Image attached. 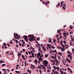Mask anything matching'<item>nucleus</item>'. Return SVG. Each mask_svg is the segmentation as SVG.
Listing matches in <instances>:
<instances>
[{
    "instance_id": "obj_28",
    "label": "nucleus",
    "mask_w": 74,
    "mask_h": 74,
    "mask_svg": "<svg viewBox=\"0 0 74 74\" xmlns=\"http://www.w3.org/2000/svg\"><path fill=\"white\" fill-rule=\"evenodd\" d=\"M45 5H48V3H47V2H45Z\"/></svg>"
},
{
    "instance_id": "obj_18",
    "label": "nucleus",
    "mask_w": 74,
    "mask_h": 74,
    "mask_svg": "<svg viewBox=\"0 0 74 74\" xmlns=\"http://www.w3.org/2000/svg\"><path fill=\"white\" fill-rule=\"evenodd\" d=\"M53 52H54V51L52 50L51 51H50V53H53Z\"/></svg>"
},
{
    "instance_id": "obj_57",
    "label": "nucleus",
    "mask_w": 74,
    "mask_h": 74,
    "mask_svg": "<svg viewBox=\"0 0 74 74\" xmlns=\"http://www.w3.org/2000/svg\"><path fill=\"white\" fill-rule=\"evenodd\" d=\"M56 36L57 37V38H58V37H59V36H58V35H56Z\"/></svg>"
},
{
    "instance_id": "obj_17",
    "label": "nucleus",
    "mask_w": 74,
    "mask_h": 74,
    "mask_svg": "<svg viewBox=\"0 0 74 74\" xmlns=\"http://www.w3.org/2000/svg\"><path fill=\"white\" fill-rule=\"evenodd\" d=\"M49 42H51V39L49 38Z\"/></svg>"
},
{
    "instance_id": "obj_19",
    "label": "nucleus",
    "mask_w": 74,
    "mask_h": 74,
    "mask_svg": "<svg viewBox=\"0 0 74 74\" xmlns=\"http://www.w3.org/2000/svg\"><path fill=\"white\" fill-rule=\"evenodd\" d=\"M37 41H40V38L38 37L37 38Z\"/></svg>"
},
{
    "instance_id": "obj_50",
    "label": "nucleus",
    "mask_w": 74,
    "mask_h": 74,
    "mask_svg": "<svg viewBox=\"0 0 74 74\" xmlns=\"http://www.w3.org/2000/svg\"><path fill=\"white\" fill-rule=\"evenodd\" d=\"M60 43V44H62V40H61Z\"/></svg>"
},
{
    "instance_id": "obj_61",
    "label": "nucleus",
    "mask_w": 74,
    "mask_h": 74,
    "mask_svg": "<svg viewBox=\"0 0 74 74\" xmlns=\"http://www.w3.org/2000/svg\"><path fill=\"white\" fill-rule=\"evenodd\" d=\"M68 54H70V52L69 51L68 52Z\"/></svg>"
},
{
    "instance_id": "obj_8",
    "label": "nucleus",
    "mask_w": 74,
    "mask_h": 74,
    "mask_svg": "<svg viewBox=\"0 0 74 74\" xmlns=\"http://www.w3.org/2000/svg\"><path fill=\"white\" fill-rule=\"evenodd\" d=\"M24 40L25 41H26V42H28V39L27 38L24 39Z\"/></svg>"
},
{
    "instance_id": "obj_22",
    "label": "nucleus",
    "mask_w": 74,
    "mask_h": 74,
    "mask_svg": "<svg viewBox=\"0 0 74 74\" xmlns=\"http://www.w3.org/2000/svg\"><path fill=\"white\" fill-rule=\"evenodd\" d=\"M72 42H71V41H70V45H71V46H73V45H72Z\"/></svg>"
},
{
    "instance_id": "obj_23",
    "label": "nucleus",
    "mask_w": 74,
    "mask_h": 74,
    "mask_svg": "<svg viewBox=\"0 0 74 74\" xmlns=\"http://www.w3.org/2000/svg\"><path fill=\"white\" fill-rule=\"evenodd\" d=\"M5 66V64H3L2 65V67H4Z\"/></svg>"
},
{
    "instance_id": "obj_45",
    "label": "nucleus",
    "mask_w": 74,
    "mask_h": 74,
    "mask_svg": "<svg viewBox=\"0 0 74 74\" xmlns=\"http://www.w3.org/2000/svg\"><path fill=\"white\" fill-rule=\"evenodd\" d=\"M68 70H69V71H70V70H71V69H70L69 68H68Z\"/></svg>"
},
{
    "instance_id": "obj_43",
    "label": "nucleus",
    "mask_w": 74,
    "mask_h": 74,
    "mask_svg": "<svg viewBox=\"0 0 74 74\" xmlns=\"http://www.w3.org/2000/svg\"><path fill=\"white\" fill-rule=\"evenodd\" d=\"M63 5L64 6V7H66V5L65 4H63Z\"/></svg>"
},
{
    "instance_id": "obj_9",
    "label": "nucleus",
    "mask_w": 74,
    "mask_h": 74,
    "mask_svg": "<svg viewBox=\"0 0 74 74\" xmlns=\"http://www.w3.org/2000/svg\"><path fill=\"white\" fill-rule=\"evenodd\" d=\"M34 62L36 64H37V60H35L34 61Z\"/></svg>"
},
{
    "instance_id": "obj_33",
    "label": "nucleus",
    "mask_w": 74,
    "mask_h": 74,
    "mask_svg": "<svg viewBox=\"0 0 74 74\" xmlns=\"http://www.w3.org/2000/svg\"><path fill=\"white\" fill-rule=\"evenodd\" d=\"M62 8L63 10H65L66 9V8H65V7H62Z\"/></svg>"
},
{
    "instance_id": "obj_11",
    "label": "nucleus",
    "mask_w": 74,
    "mask_h": 74,
    "mask_svg": "<svg viewBox=\"0 0 74 74\" xmlns=\"http://www.w3.org/2000/svg\"><path fill=\"white\" fill-rule=\"evenodd\" d=\"M61 4L60 7H62V5H63V1H61Z\"/></svg>"
},
{
    "instance_id": "obj_46",
    "label": "nucleus",
    "mask_w": 74,
    "mask_h": 74,
    "mask_svg": "<svg viewBox=\"0 0 74 74\" xmlns=\"http://www.w3.org/2000/svg\"><path fill=\"white\" fill-rule=\"evenodd\" d=\"M16 44H17V43H18V41L17 40H16Z\"/></svg>"
},
{
    "instance_id": "obj_37",
    "label": "nucleus",
    "mask_w": 74,
    "mask_h": 74,
    "mask_svg": "<svg viewBox=\"0 0 74 74\" xmlns=\"http://www.w3.org/2000/svg\"><path fill=\"white\" fill-rule=\"evenodd\" d=\"M57 69L58 71H59V67H57Z\"/></svg>"
},
{
    "instance_id": "obj_51",
    "label": "nucleus",
    "mask_w": 74,
    "mask_h": 74,
    "mask_svg": "<svg viewBox=\"0 0 74 74\" xmlns=\"http://www.w3.org/2000/svg\"><path fill=\"white\" fill-rule=\"evenodd\" d=\"M41 56L42 57H44V56L42 54V53L41 54Z\"/></svg>"
},
{
    "instance_id": "obj_34",
    "label": "nucleus",
    "mask_w": 74,
    "mask_h": 74,
    "mask_svg": "<svg viewBox=\"0 0 74 74\" xmlns=\"http://www.w3.org/2000/svg\"><path fill=\"white\" fill-rule=\"evenodd\" d=\"M61 51H62V52H63V51H64V49H63V48H62Z\"/></svg>"
},
{
    "instance_id": "obj_1",
    "label": "nucleus",
    "mask_w": 74,
    "mask_h": 74,
    "mask_svg": "<svg viewBox=\"0 0 74 74\" xmlns=\"http://www.w3.org/2000/svg\"><path fill=\"white\" fill-rule=\"evenodd\" d=\"M28 37H30V38H29V40L30 42H32V41L34 40V36L31 35H29L28 36Z\"/></svg>"
},
{
    "instance_id": "obj_55",
    "label": "nucleus",
    "mask_w": 74,
    "mask_h": 74,
    "mask_svg": "<svg viewBox=\"0 0 74 74\" xmlns=\"http://www.w3.org/2000/svg\"><path fill=\"white\" fill-rule=\"evenodd\" d=\"M17 67H19V64H17L16 65Z\"/></svg>"
},
{
    "instance_id": "obj_25",
    "label": "nucleus",
    "mask_w": 74,
    "mask_h": 74,
    "mask_svg": "<svg viewBox=\"0 0 74 74\" xmlns=\"http://www.w3.org/2000/svg\"><path fill=\"white\" fill-rule=\"evenodd\" d=\"M38 67H39V69H41V65H40V66L38 65Z\"/></svg>"
},
{
    "instance_id": "obj_4",
    "label": "nucleus",
    "mask_w": 74,
    "mask_h": 74,
    "mask_svg": "<svg viewBox=\"0 0 74 74\" xmlns=\"http://www.w3.org/2000/svg\"><path fill=\"white\" fill-rule=\"evenodd\" d=\"M47 47L49 48H51V45L50 44L49 45V44H47Z\"/></svg>"
},
{
    "instance_id": "obj_41",
    "label": "nucleus",
    "mask_w": 74,
    "mask_h": 74,
    "mask_svg": "<svg viewBox=\"0 0 74 74\" xmlns=\"http://www.w3.org/2000/svg\"><path fill=\"white\" fill-rule=\"evenodd\" d=\"M3 71H5L6 69H2Z\"/></svg>"
},
{
    "instance_id": "obj_3",
    "label": "nucleus",
    "mask_w": 74,
    "mask_h": 74,
    "mask_svg": "<svg viewBox=\"0 0 74 74\" xmlns=\"http://www.w3.org/2000/svg\"><path fill=\"white\" fill-rule=\"evenodd\" d=\"M14 38L15 39H17L18 40H19V38H18V37H16V34L15 33H14Z\"/></svg>"
},
{
    "instance_id": "obj_7",
    "label": "nucleus",
    "mask_w": 74,
    "mask_h": 74,
    "mask_svg": "<svg viewBox=\"0 0 74 74\" xmlns=\"http://www.w3.org/2000/svg\"><path fill=\"white\" fill-rule=\"evenodd\" d=\"M66 60L67 61V62H69V63H71V61H70V60H68V59L66 58Z\"/></svg>"
},
{
    "instance_id": "obj_54",
    "label": "nucleus",
    "mask_w": 74,
    "mask_h": 74,
    "mask_svg": "<svg viewBox=\"0 0 74 74\" xmlns=\"http://www.w3.org/2000/svg\"><path fill=\"white\" fill-rule=\"evenodd\" d=\"M56 63H57V64H58V61H56Z\"/></svg>"
},
{
    "instance_id": "obj_12",
    "label": "nucleus",
    "mask_w": 74,
    "mask_h": 74,
    "mask_svg": "<svg viewBox=\"0 0 74 74\" xmlns=\"http://www.w3.org/2000/svg\"><path fill=\"white\" fill-rule=\"evenodd\" d=\"M70 29H73V27H72V26L71 25H70Z\"/></svg>"
},
{
    "instance_id": "obj_35",
    "label": "nucleus",
    "mask_w": 74,
    "mask_h": 74,
    "mask_svg": "<svg viewBox=\"0 0 74 74\" xmlns=\"http://www.w3.org/2000/svg\"><path fill=\"white\" fill-rule=\"evenodd\" d=\"M62 62L64 64V65H65V63H64V61H62Z\"/></svg>"
},
{
    "instance_id": "obj_16",
    "label": "nucleus",
    "mask_w": 74,
    "mask_h": 74,
    "mask_svg": "<svg viewBox=\"0 0 74 74\" xmlns=\"http://www.w3.org/2000/svg\"><path fill=\"white\" fill-rule=\"evenodd\" d=\"M63 35L64 37H66V32H65L64 33Z\"/></svg>"
},
{
    "instance_id": "obj_52",
    "label": "nucleus",
    "mask_w": 74,
    "mask_h": 74,
    "mask_svg": "<svg viewBox=\"0 0 74 74\" xmlns=\"http://www.w3.org/2000/svg\"><path fill=\"white\" fill-rule=\"evenodd\" d=\"M10 44H12V42H10Z\"/></svg>"
},
{
    "instance_id": "obj_6",
    "label": "nucleus",
    "mask_w": 74,
    "mask_h": 74,
    "mask_svg": "<svg viewBox=\"0 0 74 74\" xmlns=\"http://www.w3.org/2000/svg\"><path fill=\"white\" fill-rule=\"evenodd\" d=\"M22 58L24 59V60H26V59L25 58V57L23 55H22Z\"/></svg>"
},
{
    "instance_id": "obj_5",
    "label": "nucleus",
    "mask_w": 74,
    "mask_h": 74,
    "mask_svg": "<svg viewBox=\"0 0 74 74\" xmlns=\"http://www.w3.org/2000/svg\"><path fill=\"white\" fill-rule=\"evenodd\" d=\"M23 38H24V39H26L27 38V36L25 35L23 36Z\"/></svg>"
},
{
    "instance_id": "obj_62",
    "label": "nucleus",
    "mask_w": 74,
    "mask_h": 74,
    "mask_svg": "<svg viewBox=\"0 0 74 74\" xmlns=\"http://www.w3.org/2000/svg\"><path fill=\"white\" fill-rule=\"evenodd\" d=\"M26 54L27 55H28V53L27 52H26Z\"/></svg>"
},
{
    "instance_id": "obj_31",
    "label": "nucleus",
    "mask_w": 74,
    "mask_h": 74,
    "mask_svg": "<svg viewBox=\"0 0 74 74\" xmlns=\"http://www.w3.org/2000/svg\"><path fill=\"white\" fill-rule=\"evenodd\" d=\"M56 61H58V60H57V59H54V62H56Z\"/></svg>"
},
{
    "instance_id": "obj_40",
    "label": "nucleus",
    "mask_w": 74,
    "mask_h": 74,
    "mask_svg": "<svg viewBox=\"0 0 74 74\" xmlns=\"http://www.w3.org/2000/svg\"><path fill=\"white\" fill-rule=\"evenodd\" d=\"M7 45L8 46V47H10V45H9V44H7Z\"/></svg>"
},
{
    "instance_id": "obj_14",
    "label": "nucleus",
    "mask_w": 74,
    "mask_h": 74,
    "mask_svg": "<svg viewBox=\"0 0 74 74\" xmlns=\"http://www.w3.org/2000/svg\"><path fill=\"white\" fill-rule=\"evenodd\" d=\"M39 61H42V60H43V59L41 58L39 59Z\"/></svg>"
},
{
    "instance_id": "obj_21",
    "label": "nucleus",
    "mask_w": 74,
    "mask_h": 74,
    "mask_svg": "<svg viewBox=\"0 0 74 74\" xmlns=\"http://www.w3.org/2000/svg\"><path fill=\"white\" fill-rule=\"evenodd\" d=\"M71 54H69L68 55V58H69V57H70L71 56Z\"/></svg>"
},
{
    "instance_id": "obj_48",
    "label": "nucleus",
    "mask_w": 74,
    "mask_h": 74,
    "mask_svg": "<svg viewBox=\"0 0 74 74\" xmlns=\"http://www.w3.org/2000/svg\"><path fill=\"white\" fill-rule=\"evenodd\" d=\"M52 48H53V49H55V47H54V46H52Z\"/></svg>"
},
{
    "instance_id": "obj_27",
    "label": "nucleus",
    "mask_w": 74,
    "mask_h": 74,
    "mask_svg": "<svg viewBox=\"0 0 74 74\" xmlns=\"http://www.w3.org/2000/svg\"><path fill=\"white\" fill-rule=\"evenodd\" d=\"M43 51H46V49H45V47H44V48L43 49Z\"/></svg>"
},
{
    "instance_id": "obj_24",
    "label": "nucleus",
    "mask_w": 74,
    "mask_h": 74,
    "mask_svg": "<svg viewBox=\"0 0 74 74\" xmlns=\"http://www.w3.org/2000/svg\"><path fill=\"white\" fill-rule=\"evenodd\" d=\"M57 32L58 33H60V31L59 30H57Z\"/></svg>"
},
{
    "instance_id": "obj_26",
    "label": "nucleus",
    "mask_w": 74,
    "mask_h": 74,
    "mask_svg": "<svg viewBox=\"0 0 74 74\" xmlns=\"http://www.w3.org/2000/svg\"><path fill=\"white\" fill-rule=\"evenodd\" d=\"M56 41V40L55 39H54L53 40V42H55Z\"/></svg>"
},
{
    "instance_id": "obj_58",
    "label": "nucleus",
    "mask_w": 74,
    "mask_h": 74,
    "mask_svg": "<svg viewBox=\"0 0 74 74\" xmlns=\"http://www.w3.org/2000/svg\"><path fill=\"white\" fill-rule=\"evenodd\" d=\"M72 33H73V32H69V34H72Z\"/></svg>"
},
{
    "instance_id": "obj_2",
    "label": "nucleus",
    "mask_w": 74,
    "mask_h": 74,
    "mask_svg": "<svg viewBox=\"0 0 74 74\" xmlns=\"http://www.w3.org/2000/svg\"><path fill=\"white\" fill-rule=\"evenodd\" d=\"M43 64L44 65L45 67H47V66L48 64V62L46 60H44L43 61Z\"/></svg>"
},
{
    "instance_id": "obj_36",
    "label": "nucleus",
    "mask_w": 74,
    "mask_h": 74,
    "mask_svg": "<svg viewBox=\"0 0 74 74\" xmlns=\"http://www.w3.org/2000/svg\"><path fill=\"white\" fill-rule=\"evenodd\" d=\"M64 44H66V41H64Z\"/></svg>"
},
{
    "instance_id": "obj_15",
    "label": "nucleus",
    "mask_w": 74,
    "mask_h": 74,
    "mask_svg": "<svg viewBox=\"0 0 74 74\" xmlns=\"http://www.w3.org/2000/svg\"><path fill=\"white\" fill-rule=\"evenodd\" d=\"M4 46H7V44L5 42H4L3 44Z\"/></svg>"
},
{
    "instance_id": "obj_60",
    "label": "nucleus",
    "mask_w": 74,
    "mask_h": 74,
    "mask_svg": "<svg viewBox=\"0 0 74 74\" xmlns=\"http://www.w3.org/2000/svg\"><path fill=\"white\" fill-rule=\"evenodd\" d=\"M32 56H34V53H33L32 54Z\"/></svg>"
},
{
    "instance_id": "obj_13",
    "label": "nucleus",
    "mask_w": 74,
    "mask_h": 74,
    "mask_svg": "<svg viewBox=\"0 0 74 74\" xmlns=\"http://www.w3.org/2000/svg\"><path fill=\"white\" fill-rule=\"evenodd\" d=\"M38 56H41V54H40V53L39 52L38 53Z\"/></svg>"
},
{
    "instance_id": "obj_56",
    "label": "nucleus",
    "mask_w": 74,
    "mask_h": 74,
    "mask_svg": "<svg viewBox=\"0 0 74 74\" xmlns=\"http://www.w3.org/2000/svg\"><path fill=\"white\" fill-rule=\"evenodd\" d=\"M18 57H19V58H20V55H19V53H18Z\"/></svg>"
},
{
    "instance_id": "obj_20",
    "label": "nucleus",
    "mask_w": 74,
    "mask_h": 74,
    "mask_svg": "<svg viewBox=\"0 0 74 74\" xmlns=\"http://www.w3.org/2000/svg\"><path fill=\"white\" fill-rule=\"evenodd\" d=\"M48 55L47 54H46L45 56V58H47L48 57Z\"/></svg>"
},
{
    "instance_id": "obj_53",
    "label": "nucleus",
    "mask_w": 74,
    "mask_h": 74,
    "mask_svg": "<svg viewBox=\"0 0 74 74\" xmlns=\"http://www.w3.org/2000/svg\"><path fill=\"white\" fill-rule=\"evenodd\" d=\"M19 45L20 46H22V44H21L20 43H19Z\"/></svg>"
},
{
    "instance_id": "obj_47",
    "label": "nucleus",
    "mask_w": 74,
    "mask_h": 74,
    "mask_svg": "<svg viewBox=\"0 0 74 74\" xmlns=\"http://www.w3.org/2000/svg\"><path fill=\"white\" fill-rule=\"evenodd\" d=\"M23 52H25V49H23Z\"/></svg>"
},
{
    "instance_id": "obj_10",
    "label": "nucleus",
    "mask_w": 74,
    "mask_h": 74,
    "mask_svg": "<svg viewBox=\"0 0 74 74\" xmlns=\"http://www.w3.org/2000/svg\"><path fill=\"white\" fill-rule=\"evenodd\" d=\"M16 37H18V38H20V36H18V34H16Z\"/></svg>"
},
{
    "instance_id": "obj_59",
    "label": "nucleus",
    "mask_w": 74,
    "mask_h": 74,
    "mask_svg": "<svg viewBox=\"0 0 74 74\" xmlns=\"http://www.w3.org/2000/svg\"><path fill=\"white\" fill-rule=\"evenodd\" d=\"M37 58L39 59V58L40 57H39V56H38V55H37Z\"/></svg>"
},
{
    "instance_id": "obj_32",
    "label": "nucleus",
    "mask_w": 74,
    "mask_h": 74,
    "mask_svg": "<svg viewBox=\"0 0 74 74\" xmlns=\"http://www.w3.org/2000/svg\"><path fill=\"white\" fill-rule=\"evenodd\" d=\"M60 3H58V7H59V6H60Z\"/></svg>"
},
{
    "instance_id": "obj_64",
    "label": "nucleus",
    "mask_w": 74,
    "mask_h": 74,
    "mask_svg": "<svg viewBox=\"0 0 74 74\" xmlns=\"http://www.w3.org/2000/svg\"><path fill=\"white\" fill-rule=\"evenodd\" d=\"M61 74H63V72H61Z\"/></svg>"
},
{
    "instance_id": "obj_42",
    "label": "nucleus",
    "mask_w": 74,
    "mask_h": 74,
    "mask_svg": "<svg viewBox=\"0 0 74 74\" xmlns=\"http://www.w3.org/2000/svg\"><path fill=\"white\" fill-rule=\"evenodd\" d=\"M3 63V61L1 60L0 61V63Z\"/></svg>"
},
{
    "instance_id": "obj_29",
    "label": "nucleus",
    "mask_w": 74,
    "mask_h": 74,
    "mask_svg": "<svg viewBox=\"0 0 74 74\" xmlns=\"http://www.w3.org/2000/svg\"><path fill=\"white\" fill-rule=\"evenodd\" d=\"M39 72L40 73V74H42V73H41V70H39Z\"/></svg>"
},
{
    "instance_id": "obj_38",
    "label": "nucleus",
    "mask_w": 74,
    "mask_h": 74,
    "mask_svg": "<svg viewBox=\"0 0 74 74\" xmlns=\"http://www.w3.org/2000/svg\"><path fill=\"white\" fill-rule=\"evenodd\" d=\"M38 45L39 46V48H40V44L39 43H38Z\"/></svg>"
},
{
    "instance_id": "obj_49",
    "label": "nucleus",
    "mask_w": 74,
    "mask_h": 74,
    "mask_svg": "<svg viewBox=\"0 0 74 74\" xmlns=\"http://www.w3.org/2000/svg\"><path fill=\"white\" fill-rule=\"evenodd\" d=\"M49 1H47V4H49Z\"/></svg>"
},
{
    "instance_id": "obj_30",
    "label": "nucleus",
    "mask_w": 74,
    "mask_h": 74,
    "mask_svg": "<svg viewBox=\"0 0 74 74\" xmlns=\"http://www.w3.org/2000/svg\"><path fill=\"white\" fill-rule=\"evenodd\" d=\"M24 63L25 64V66H26V62H25Z\"/></svg>"
},
{
    "instance_id": "obj_44",
    "label": "nucleus",
    "mask_w": 74,
    "mask_h": 74,
    "mask_svg": "<svg viewBox=\"0 0 74 74\" xmlns=\"http://www.w3.org/2000/svg\"><path fill=\"white\" fill-rule=\"evenodd\" d=\"M53 68H54V69H56V66H53Z\"/></svg>"
},
{
    "instance_id": "obj_63",
    "label": "nucleus",
    "mask_w": 74,
    "mask_h": 74,
    "mask_svg": "<svg viewBox=\"0 0 74 74\" xmlns=\"http://www.w3.org/2000/svg\"><path fill=\"white\" fill-rule=\"evenodd\" d=\"M40 56V58H39V59H41V58H42V57L41 56Z\"/></svg>"
},
{
    "instance_id": "obj_39",
    "label": "nucleus",
    "mask_w": 74,
    "mask_h": 74,
    "mask_svg": "<svg viewBox=\"0 0 74 74\" xmlns=\"http://www.w3.org/2000/svg\"><path fill=\"white\" fill-rule=\"evenodd\" d=\"M54 52L55 53H56L57 52V51L56 50H55Z\"/></svg>"
}]
</instances>
